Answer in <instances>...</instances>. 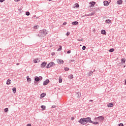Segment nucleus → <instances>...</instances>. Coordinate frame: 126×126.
Wrapping results in <instances>:
<instances>
[{
  "instance_id": "1",
  "label": "nucleus",
  "mask_w": 126,
  "mask_h": 126,
  "mask_svg": "<svg viewBox=\"0 0 126 126\" xmlns=\"http://www.w3.org/2000/svg\"><path fill=\"white\" fill-rule=\"evenodd\" d=\"M78 123L81 124V125H86V123H91L92 124L93 123V121L91 120V117H87L86 118H81L79 121Z\"/></svg>"
},
{
  "instance_id": "2",
  "label": "nucleus",
  "mask_w": 126,
  "mask_h": 126,
  "mask_svg": "<svg viewBox=\"0 0 126 126\" xmlns=\"http://www.w3.org/2000/svg\"><path fill=\"white\" fill-rule=\"evenodd\" d=\"M48 33L47 32V30H40L39 31V34H37L36 36L38 37H44V36H46Z\"/></svg>"
},
{
  "instance_id": "3",
  "label": "nucleus",
  "mask_w": 126,
  "mask_h": 126,
  "mask_svg": "<svg viewBox=\"0 0 126 126\" xmlns=\"http://www.w3.org/2000/svg\"><path fill=\"white\" fill-rule=\"evenodd\" d=\"M56 65V64H55V63L51 62L47 64V65L46 66V68H50V67H52V66H55Z\"/></svg>"
},
{
  "instance_id": "4",
  "label": "nucleus",
  "mask_w": 126,
  "mask_h": 126,
  "mask_svg": "<svg viewBox=\"0 0 126 126\" xmlns=\"http://www.w3.org/2000/svg\"><path fill=\"white\" fill-rule=\"evenodd\" d=\"M96 120H98L99 122H102L104 121V117L103 116H99L95 118Z\"/></svg>"
},
{
  "instance_id": "5",
  "label": "nucleus",
  "mask_w": 126,
  "mask_h": 126,
  "mask_svg": "<svg viewBox=\"0 0 126 126\" xmlns=\"http://www.w3.org/2000/svg\"><path fill=\"white\" fill-rule=\"evenodd\" d=\"M76 96L77 98H80V97H81V93L78 92H76Z\"/></svg>"
},
{
  "instance_id": "6",
  "label": "nucleus",
  "mask_w": 126,
  "mask_h": 126,
  "mask_svg": "<svg viewBox=\"0 0 126 126\" xmlns=\"http://www.w3.org/2000/svg\"><path fill=\"white\" fill-rule=\"evenodd\" d=\"M57 62L59 64H61V63H62V64H63V60L61 59H57Z\"/></svg>"
},
{
  "instance_id": "7",
  "label": "nucleus",
  "mask_w": 126,
  "mask_h": 126,
  "mask_svg": "<svg viewBox=\"0 0 126 126\" xmlns=\"http://www.w3.org/2000/svg\"><path fill=\"white\" fill-rule=\"evenodd\" d=\"M46 65H47V63L44 62L41 64L40 66L41 68H44Z\"/></svg>"
},
{
  "instance_id": "8",
  "label": "nucleus",
  "mask_w": 126,
  "mask_h": 126,
  "mask_svg": "<svg viewBox=\"0 0 126 126\" xmlns=\"http://www.w3.org/2000/svg\"><path fill=\"white\" fill-rule=\"evenodd\" d=\"M126 59L125 58H123L121 59V63L122 64H125L126 63Z\"/></svg>"
},
{
  "instance_id": "9",
  "label": "nucleus",
  "mask_w": 126,
  "mask_h": 126,
  "mask_svg": "<svg viewBox=\"0 0 126 126\" xmlns=\"http://www.w3.org/2000/svg\"><path fill=\"white\" fill-rule=\"evenodd\" d=\"M50 82V80L47 79L46 80L44 81L43 82V85H48V83Z\"/></svg>"
},
{
  "instance_id": "10",
  "label": "nucleus",
  "mask_w": 126,
  "mask_h": 126,
  "mask_svg": "<svg viewBox=\"0 0 126 126\" xmlns=\"http://www.w3.org/2000/svg\"><path fill=\"white\" fill-rule=\"evenodd\" d=\"M90 4H91V7H92L94 6V5H95V4H96V2H95V1L90 2Z\"/></svg>"
},
{
  "instance_id": "11",
  "label": "nucleus",
  "mask_w": 126,
  "mask_h": 126,
  "mask_svg": "<svg viewBox=\"0 0 126 126\" xmlns=\"http://www.w3.org/2000/svg\"><path fill=\"white\" fill-rule=\"evenodd\" d=\"M107 107L108 108H111L112 107H114V104H113V103H112V102L108 103V104H107Z\"/></svg>"
},
{
  "instance_id": "12",
  "label": "nucleus",
  "mask_w": 126,
  "mask_h": 126,
  "mask_svg": "<svg viewBox=\"0 0 126 126\" xmlns=\"http://www.w3.org/2000/svg\"><path fill=\"white\" fill-rule=\"evenodd\" d=\"M34 80L36 82H38L40 81V78L39 77L35 76Z\"/></svg>"
},
{
  "instance_id": "13",
  "label": "nucleus",
  "mask_w": 126,
  "mask_h": 126,
  "mask_svg": "<svg viewBox=\"0 0 126 126\" xmlns=\"http://www.w3.org/2000/svg\"><path fill=\"white\" fill-rule=\"evenodd\" d=\"M11 84V81L9 79L7 80L6 84L7 85H9V84Z\"/></svg>"
},
{
  "instance_id": "14",
  "label": "nucleus",
  "mask_w": 126,
  "mask_h": 126,
  "mask_svg": "<svg viewBox=\"0 0 126 126\" xmlns=\"http://www.w3.org/2000/svg\"><path fill=\"white\" fill-rule=\"evenodd\" d=\"M101 33L103 35H106V31H105L104 30H102L101 31Z\"/></svg>"
},
{
  "instance_id": "15",
  "label": "nucleus",
  "mask_w": 126,
  "mask_h": 126,
  "mask_svg": "<svg viewBox=\"0 0 126 126\" xmlns=\"http://www.w3.org/2000/svg\"><path fill=\"white\" fill-rule=\"evenodd\" d=\"M33 62H34V63H39V62H40V60L38 59H34L33 60Z\"/></svg>"
},
{
  "instance_id": "16",
  "label": "nucleus",
  "mask_w": 126,
  "mask_h": 126,
  "mask_svg": "<svg viewBox=\"0 0 126 126\" xmlns=\"http://www.w3.org/2000/svg\"><path fill=\"white\" fill-rule=\"evenodd\" d=\"M123 3V0H119L117 1V4H122Z\"/></svg>"
},
{
  "instance_id": "17",
  "label": "nucleus",
  "mask_w": 126,
  "mask_h": 126,
  "mask_svg": "<svg viewBox=\"0 0 126 126\" xmlns=\"http://www.w3.org/2000/svg\"><path fill=\"white\" fill-rule=\"evenodd\" d=\"M95 14V12H92V13H90L89 15H87V16H92V15H94Z\"/></svg>"
},
{
  "instance_id": "18",
  "label": "nucleus",
  "mask_w": 126,
  "mask_h": 126,
  "mask_svg": "<svg viewBox=\"0 0 126 126\" xmlns=\"http://www.w3.org/2000/svg\"><path fill=\"white\" fill-rule=\"evenodd\" d=\"M72 25H78V22L75 21L72 23Z\"/></svg>"
},
{
  "instance_id": "19",
  "label": "nucleus",
  "mask_w": 126,
  "mask_h": 126,
  "mask_svg": "<svg viewBox=\"0 0 126 126\" xmlns=\"http://www.w3.org/2000/svg\"><path fill=\"white\" fill-rule=\"evenodd\" d=\"M104 3V5L106 6V5H108L109 4V1H104L103 2Z\"/></svg>"
},
{
  "instance_id": "20",
  "label": "nucleus",
  "mask_w": 126,
  "mask_h": 126,
  "mask_svg": "<svg viewBox=\"0 0 126 126\" xmlns=\"http://www.w3.org/2000/svg\"><path fill=\"white\" fill-rule=\"evenodd\" d=\"M105 22H106V23L110 24L112 22H111V20L108 19L105 21Z\"/></svg>"
},
{
  "instance_id": "21",
  "label": "nucleus",
  "mask_w": 126,
  "mask_h": 126,
  "mask_svg": "<svg viewBox=\"0 0 126 126\" xmlns=\"http://www.w3.org/2000/svg\"><path fill=\"white\" fill-rule=\"evenodd\" d=\"M27 81L28 82H31V78H29V77L28 76H27Z\"/></svg>"
},
{
  "instance_id": "22",
  "label": "nucleus",
  "mask_w": 126,
  "mask_h": 126,
  "mask_svg": "<svg viewBox=\"0 0 126 126\" xmlns=\"http://www.w3.org/2000/svg\"><path fill=\"white\" fill-rule=\"evenodd\" d=\"M68 78L69 79H72V78H73V75L72 74L69 75L68 76Z\"/></svg>"
},
{
  "instance_id": "23",
  "label": "nucleus",
  "mask_w": 126,
  "mask_h": 126,
  "mask_svg": "<svg viewBox=\"0 0 126 126\" xmlns=\"http://www.w3.org/2000/svg\"><path fill=\"white\" fill-rule=\"evenodd\" d=\"M45 96H46V94H45L44 93L41 94L40 95V97L41 98H44V97H45Z\"/></svg>"
},
{
  "instance_id": "24",
  "label": "nucleus",
  "mask_w": 126,
  "mask_h": 126,
  "mask_svg": "<svg viewBox=\"0 0 126 126\" xmlns=\"http://www.w3.org/2000/svg\"><path fill=\"white\" fill-rule=\"evenodd\" d=\"M114 51H115V49L114 48H111L109 50V52L110 53H113V52H114Z\"/></svg>"
},
{
  "instance_id": "25",
  "label": "nucleus",
  "mask_w": 126,
  "mask_h": 126,
  "mask_svg": "<svg viewBox=\"0 0 126 126\" xmlns=\"http://www.w3.org/2000/svg\"><path fill=\"white\" fill-rule=\"evenodd\" d=\"M12 91L13 93H16V88H13Z\"/></svg>"
},
{
  "instance_id": "26",
  "label": "nucleus",
  "mask_w": 126,
  "mask_h": 126,
  "mask_svg": "<svg viewBox=\"0 0 126 126\" xmlns=\"http://www.w3.org/2000/svg\"><path fill=\"white\" fill-rule=\"evenodd\" d=\"M92 124H93L94 125H98L99 123L98 122H92Z\"/></svg>"
},
{
  "instance_id": "27",
  "label": "nucleus",
  "mask_w": 126,
  "mask_h": 126,
  "mask_svg": "<svg viewBox=\"0 0 126 126\" xmlns=\"http://www.w3.org/2000/svg\"><path fill=\"white\" fill-rule=\"evenodd\" d=\"M26 15H27V16H29L30 15V12L29 11H27L26 13Z\"/></svg>"
},
{
  "instance_id": "28",
  "label": "nucleus",
  "mask_w": 126,
  "mask_h": 126,
  "mask_svg": "<svg viewBox=\"0 0 126 126\" xmlns=\"http://www.w3.org/2000/svg\"><path fill=\"white\" fill-rule=\"evenodd\" d=\"M92 74H93V71H90L89 72V76H91V75H92Z\"/></svg>"
},
{
  "instance_id": "29",
  "label": "nucleus",
  "mask_w": 126,
  "mask_h": 126,
  "mask_svg": "<svg viewBox=\"0 0 126 126\" xmlns=\"http://www.w3.org/2000/svg\"><path fill=\"white\" fill-rule=\"evenodd\" d=\"M4 111L5 112V113H7V112H8V109L7 108H6L4 109Z\"/></svg>"
},
{
  "instance_id": "30",
  "label": "nucleus",
  "mask_w": 126,
  "mask_h": 126,
  "mask_svg": "<svg viewBox=\"0 0 126 126\" xmlns=\"http://www.w3.org/2000/svg\"><path fill=\"white\" fill-rule=\"evenodd\" d=\"M41 109H46V106H45V105H41Z\"/></svg>"
},
{
  "instance_id": "31",
  "label": "nucleus",
  "mask_w": 126,
  "mask_h": 126,
  "mask_svg": "<svg viewBox=\"0 0 126 126\" xmlns=\"http://www.w3.org/2000/svg\"><path fill=\"white\" fill-rule=\"evenodd\" d=\"M75 7H79V4H78V3H76L75 4Z\"/></svg>"
},
{
  "instance_id": "32",
  "label": "nucleus",
  "mask_w": 126,
  "mask_h": 126,
  "mask_svg": "<svg viewBox=\"0 0 126 126\" xmlns=\"http://www.w3.org/2000/svg\"><path fill=\"white\" fill-rule=\"evenodd\" d=\"M62 46H60L59 48L58 49V51H62Z\"/></svg>"
},
{
  "instance_id": "33",
  "label": "nucleus",
  "mask_w": 126,
  "mask_h": 126,
  "mask_svg": "<svg viewBox=\"0 0 126 126\" xmlns=\"http://www.w3.org/2000/svg\"><path fill=\"white\" fill-rule=\"evenodd\" d=\"M64 70H65V71L69 70V68H68V67H65L64 68Z\"/></svg>"
},
{
  "instance_id": "34",
  "label": "nucleus",
  "mask_w": 126,
  "mask_h": 126,
  "mask_svg": "<svg viewBox=\"0 0 126 126\" xmlns=\"http://www.w3.org/2000/svg\"><path fill=\"white\" fill-rule=\"evenodd\" d=\"M82 50H84L86 49V46H83L82 48Z\"/></svg>"
},
{
  "instance_id": "35",
  "label": "nucleus",
  "mask_w": 126,
  "mask_h": 126,
  "mask_svg": "<svg viewBox=\"0 0 126 126\" xmlns=\"http://www.w3.org/2000/svg\"><path fill=\"white\" fill-rule=\"evenodd\" d=\"M59 83H62V82H63V79H59Z\"/></svg>"
},
{
  "instance_id": "36",
  "label": "nucleus",
  "mask_w": 126,
  "mask_h": 126,
  "mask_svg": "<svg viewBox=\"0 0 126 126\" xmlns=\"http://www.w3.org/2000/svg\"><path fill=\"white\" fill-rule=\"evenodd\" d=\"M118 126H124V124H123V123H120V124H118Z\"/></svg>"
},
{
  "instance_id": "37",
  "label": "nucleus",
  "mask_w": 126,
  "mask_h": 126,
  "mask_svg": "<svg viewBox=\"0 0 126 126\" xmlns=\"http://www.w3.org/2000/svg\"><path fill=\"white\" fill-rule=\"evenodd\" d=\"M70 53H71V51H70V50H68V51L67 52V53H68V54H70Z\"/></svg>"
},
{
  "instance_id": "38",
  "label": "nucleus",
  "mask_w": 126,
  "mask_h": 126,
  "mask_svg": "<svg viewBox=\"0 0 126 126\" xmlns=\"http://www.w3.org/2000/svg\"><path fill=\"white\" fill-rule=\"evenodd\" d=\"M78 41H83V38H81V39H78Z\"/></svg>"
},
{
  "instance_id": "39",
  "label": "nucleus",
  "mask_w": 126,
  "mask_h": 126,
  "mask_svg": "<svg viewBox=\"0 0 126 126\" xmlns=\"http://www.w3.org/2000/svg\"><path fill=\"white\" fill-rule=\"evenodd\" d=\"M69 34H70V33L68 32L66 33V36H69Z\"/></svg>"
},
{
  "instance_id": "40",
  "label": "nucleus",
  "mask_w": 126,
  "mask_h": 126,
  "mask_svg": "<svg viewBox=\"0 0 126 126\" xmlns=\"http://www.w3.org/2000/svg\"><path fill=\"white\" fill-rule=\"evenodd\" d=\"M39 78H40V79L41 80H42L43 79V77L42 76H39Z\"/></svg>"
},
{
  "instance_id": "41",
  "label": "nucleus",
  "mask_w": 126,
  "mask_h": 126,
  "mask_svg": "<svg viewBox=\"0 0 126 126\" xmlns=\"http://www.w3.org/2000/svg\"><path fill=\"white\" fill-rule=\"evenodd\" d=\"M5 0H0V2H3Z\"/></svg>"
},
{
  "instance_id": "42",
  "label": "nucleus",
  "mask_w": 126,
  "mask_h": 126,
  "mask_svg": "<svg viewBox=\"0 0 126 126\" xmlns=\"http://www.w3.org/2000/svg\"><path fill=\"white\" fill-rule=\"evenodd\" d=\"M73 120H74V117H71V120L73 121Z\"/></svg>"
},
{
  "instance_id": "43",
  "label": "nucleus",
  "mask_w": 126,
  "mask_h": 126,
  "mask_svg": "<svg viewBox=\"0 0 126 126\" xmlns=\"http://www.w3.org/2000/svg\"><path fill=\"white\" fill-rule=\"evenodd\" d=\"M63 25H66V22H64L63 23Z\"/></svg>"
},
{
  "instance_id": "44",
  "label": "nucleus",
  "mask_w": 126,
  "mask_h": 126,
  "mask_svg": "<svg viewBox=\"0 0 126 126\" xmlns=\"http://www.w3.org/2000/svg\"><path fill=\"white\" fill-rule=\"evenodd\" d=\"M52 108H56V106L55 105H53L52 106Z\"/></svg>"
},
{
  "instance_id": "45",
  "label": "nucleus",
  "mask_w": 126,
  "mask_h": 126,
  "mask_svg": "<svg viewBox=\"0 0 126 126\" xmlns=\"http://www.w3.org/2000/svg\"><path fill=\"white\" fill-rule=\"evenodd\" d=\"M27 126H32V125L31 124H27Z\"/></svg>"
},
{
  "instance_id": "46",
  "label": "nucleus",
  "mask_w": 126,
  "mask_h": 126,
  "mask_svg": "<svg viewBox=\"0 0 126 126\" xmlns=\"http://www.w3.org/2000/svg\"><path fill=\"white\" fill-rule=\"evenodd\" d=\"M15 1H16V2L20 1V0H15Z\"/></svg>"
},
{
  "instance_id": "47",
  "label": "nucleus",
  "mask_w": 126,
  "mask_h": 126,
  "mask_svg": "<svg viewBox=\"0 0 126 126\" xmlns=\"http://www.w3.org/2000/svg\"><path fill=\"white\" fill-rule=\"evenodd\" d=\"M34 29H37V26H35L34 27Z\"/></svg>"
},
{
  "instance_id": "48",
  "label": "nucleus",
  "mask_w": 126,
  "mask_h": 126,
  "mask_svg": "<svg viewBox=\"0 0 126 126\" xmlns=\"http://www.w3.org/2000/svg\"><path fill=\"white\" fill-rule=\"evenodd\" d=\"M89 102H93V100L90 99V100H89Z\"/></svg>"
},
{
  "instance_id": "49",
  "label": "nucleus",
  "mask_w": 126,
  "mask_h": 126,
  "mask_svg": "<svg viewBox=\"0 0 126 126\" xmlns=\"http://www.w3.org/2000/svg\"><path fill=\"white\" fill-rule=\"evenodd\" d=\"M16 65H19V63H17Z\"/></svg>"
},
{
  "instance_id": "50",
  "label": "nucleus",
  "mask_w": 126,
  "mask_h": 126,
  "mask_svg": "<svg viewBox=\"0 0 126 126\" xmlns=\"http://www.w3.org/2000/svg\"><path fill=\"white\" fill-rule=\"evenodd\" d=\"M125 84L126 85V80H125Z\"/></svg>"
},
{
  "instance_id": "51",
  "label": "nucleus",
  "mask_w": 126,
  "mask_h": 126,
  "mask_svg": "<svg viewBox=\"0 0 126 126\" xmlns=\"http://www.w3.org/2000/svg\"><path fill=\"white\" fill-rule=\"evenodd\" d=\"M70 62H74V60H71Z\"/></svg>"
},
{
  "instance_id": "52",
  "label": "nucleus",
  "mask_w": 126,
  "mask_h": 126,
  "mask_svg": "<svg viewBox=\"0 0 126 126\" xmlns=\"http://www.w3.org/2000/svg\"><path fill=\"white\" fill-rule=\"evenodd\" d=\"M49 1H52V0H48Z\"/></svg>"
},
{
  "instance_id": "53",
  "label": "nucleus",
  "mask_w": 126,
  "mask_h": 126,
  "mask_svg": "<svg viewBox=\"0 0 126 126\" xmlns=\"http://www.w3.org/2000/svg\"><path fill=\"white\" fill-rule=\"evenodd\" d=\"M124 67H126V65H124Z\"/></svg>"
}]
</instances>
